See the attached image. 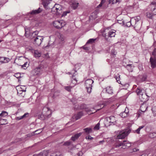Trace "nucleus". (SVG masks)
Segmentation results:
<instances>
[{
  "instance_id": "f257e3e1",
  "label": "nucleus",
  "mask_w": 156,
  "mask_h": 156,
  "mask_svg": "<svg viewBox=\"0 0 156 156\" xmlns=\"http://www.w3.org/2000/svg\"><path fill=\"white\" fill-rule=\"evenodd\" d=\"M131 146V143L128 141L123 140L121 141H119L117 142L115 144L114 147L117 148L122 146V147L121 148H122L123 149H126L130 147Z\"/></svg>"
},
{
  "instance_id": "f03ea898",
  "label": "nucleus",
  "mask_w": 156,
  "mask_h": 156,
  "mask_svg": "<svg viewBox=\"0 0 156 156\" xmlns=\"http://www.w3.org/2000/svg\"><path fill=\"white\" fill-rule=\"evenodd\" d=\"M140 17L139 16L132 18V27L134 29L138 30L140 28L141 23L140 21Z\"/></svg>"
},
{
  "instance_id": "7ed1b4c3",
  "label": "nucleus",
  "mask_w": 156,
  "mask_h": 156,
  "mask_svg": "<svg viewBox=\"0 0 156 156\" xmlns=\"http://www.w3.org/2000/svg\"><path fill=\"white\" fill-rule=\"evenodd\" d=\"M62 10L61 6L58 4H55L51 8V13L56 15H58L62 12Z\"/></svg>"
},
{
  "instance_id": "20e7f679",
  "label": "nucleus",
  "mask_w": 156,
  "mask_h": 156,
  "mask_svg": "<svg viewBox=\"0 0 156 156\" xmlns=\"http://www.w3.org/2000/svg\"><path fill=\"white\" fill-rule=\"evenodd\" d=\"M43 36H33V37L30 38L34 41V44L36 46H39L41 44L43 40Z\"/></svg>"
},
{
  "instance_id": "39448f33",
  "label": "nucleus",
  "mask_w": 156,
  "mask_h": 156,
  "mask_svg": "<svg viewBox=\"0 0 156 156\" xmlns=\"http://www.w3.org/2000/svg\"><path fill=\"white\" fill-rule=\"evenodd\" d=\"M132 131H133V130H131L130 129H125L120 133L117 136V138L119 139L124 138L126 136L128 135L129 133L132 132Z\"/></svg>"
},
{
  "instance_id": "423d86ee",
  "label": "nucleus",
  "mask_w": 156,
  "mask_h": 156,
  "mask_svg": "<svg viewBox=\"0 0 156 156\" xmlns=\"http://www.w3.org/2000/svg\"><path fill=\"white\" fill-rule=\"evenodd\" d=\"M94 83V81L90 79H88L85 81V85L87 93L90 94L91 92L92 84Z\"/></svg>"
},
{
  "instance_id": "0eeeda50",
  "label": "nucleus",
  "mask_w": 156,
  "mask_h": 156,
  "mask_svg": "<svg viewBox=\"0 0 156 156\" xmlns=\"http://www.w3.org/2000/svg\"><path fill=\"white\" fill-rule=\"evenodd\" d=\"M44 66L42 64L39 65L36 67L32 71L34 75H40L42 72Z\"/></svg>"
},
{
  "instance_id": "6e6552de",
  "label": "nucleus",
  "mask_w": 156,
  "mask_h": 156,
  "mask_svg": "<svg viewBox=\"0 0 156 156\" xmlns=\"http://www.w3.org/2000/svg\"><path fill=\"white\" fill-rule=\"evenodd\" d=\"M42 11V9L39 8L37 9L33 10L28 13L27 16H30L32 15H34L40 13Z\"/></svg>"
},
{
  "instance_id": "1a4fd4ad",
  "label": "nucleus",
  "mask_w": 156,
  "mask_h": 156,
  "mask_svg": "<svg viewBox=\"0 0 156 156\" xmlns=\"http://www.w3.org/2000/svg\"><path fill=\"white\" fill-rule=\"evenodd\" d=\"M54 26L57 29L61 28L64 26V25H62V23L61 21L55 20L53 22Z\"/></svg>"
},
{
  "instance_id": "9d476101",
  "label": "nucleus",
  "mask_w": 156,
  "mask_h": 156,
  "mask_svg": "<svg viewBox=\"0 0 156 156\" xmlns=\"http://www.w3.org/2000/svg\"><path fill=\"white\" fill-rule=\"evenodd\" d=\"M150 62L152 68L154 69L156 68V58H150Z\"/></svg>"
},
{
  "instance_id": "9b49d317",
  "label": "nucleus",
  "mask_w": 156,
  "mask_h": 156,
  "mask_svg": "<svg viewBox=\"0 0 156 156\" xmlns=\"http://www.w3.org/2000/svg\"><path fill=\"white\" fill-rule=\"evenodd\" d=\"M83 131L82 132V134L83 133L87 135H88L93 132L92 129L90 127L85 128L83 129Z\"/></svg>"
},
{
  "instance_id": "f8f14e48",
  "label": "nucleus",
  "mask_w": 156,
  "mask_h": 156,
  "mask_svg": "<svg viewBox=\"0 0 156 156\" xmlns=\"http://www.w3.org/2000/svg\"><path fill=\"white\" fill-rule=\"evenodd\" d=\"M10 61V59L7 57H0V62L1 64L6 63Z\"/></svg>"
},
{
  "instance_id": "ddd939ff",
  "label": "nucleus",
  "mask_w": 156,
  "mask_h": 156,
  "mask_svg": "<svg viewBox=\"0 0 156 156\" xmlns=\"http://www.w3.org/2000/svg\"><path fill=\"white\" fill-rule=\"evenodd\" d=\"M149 8H150V11H154L156 10V2H153L149 5Z\"/></svg>"
},
{
  "instance_id": "4468645a",
  "label": "nucleus",
  "mask_w": 156,
  "mask_h": 156,
  "mask_svg": "<svg viewBox=\"0 0 156 156\" xmlns=\"http://www.w3.org/2000/svg\"><path fill=\"white\" fill-rule=\"evenodd\" d=\"M124 61H123V66L125 67L129 71V72H132L133 71V68L134 66H132V64H127L126 66H125L124 64Z\"/></svg>"
},
{
  "instance_id": "2eb2a0df",
  "label": "nucleus",
  "mask_w": 156,
  "mask_h": 156,
  "mask_svg": "<svg viewBox=\"0 0 156 156\" xmlns=\"http://www.w3.org/2000/svg\"><path fill=\"white\" fill-rule=\"evenodd\" d=\"M153 47L154 48L152 53L151 54L150 58H156V43H154L153 44Z\"/></svg>"
},
{
  "instance_id": "dca6fc26",
  "label": "nucleus",
  "mask_w": 156,
  "mask_h": 156,
  "mask_svg": "<svg viewBox=\"0 0 156 156\" xmlns=\"http://www.w3.org/2000/svg\"><path fill=\"white\" fill-rule=\"evenodd\" d=\"M82 134V133L80 132L75 134L73 136H72L71 137V140L74 141L76 140Z\"/></svg>"
},
{
  "instance_id": "f3484780",
  "label": "nucleus",
  "mask_w": 156,
  "mask_h": 156,
  "mask_svg": "<svg viewBox=\"0 0 156 156\" xmlns=\"http://www.w3.org/2000/svg\"><path fill=\"white\" fill-rule=\"evenodd\" d=\"M42 4L44 8L46 9H48V5L49 4V0H42Z\"/></svg>"
},
{
  "instance_id": "a211bd4d",
  "label": "nucleus",
  "mask_w": 156,
  "mask_h": 156,
  "mask_svg": "<svg viewBox=\"0 0 156 156\" xmlns=\"http://www.w3.org/2000/svg\"><path fill=\"white\" fill-rule=\"evenodd\" d=\"M147 106L145 104H143L140 107V110L142 112H144L147 108Z\"/></svg>"
},
{
  "instance_id": "6ab92c4d",
  "label": "nucleus",
  "mask_w": 156,
  "mask_h": 156,
  "mask_svg": "<svg viewBox=\"0 0 156 156\" xmlns=\"http://www.w3.org/2000/svg\"><path fill=\"white\" fill-rule=\"evenodd\" d=\"M49 111V108L47 106H45L42 109V113L44 115L48 116V115L47 114V113Z\"/></svg>"
},
{
  "instance_id": "aec40b11",
  "label": "nucleus",
  "mask_w": 156,
  "mask_h": 156,
  "mask_svg": "<svg viewBox=\"0 0 156 156\" xmlns=\"http://www.w3.org/2000/svg\"><path fill=\"white\" fill-rule=\"evenodd\" d=\"M116 31L115 30H112L110 31L108 33L107 36L110 37H115L116 34L115 32Z\"/></svg>"
},
{
  "instance_id": "412c9836",
  "label": "nucleus",
  "mask_w": 156,
  "mask_h": 156,
  "mask_svg": "<svg viewBox=\"0 0 156 156\" xmlns=\"http://www.w3.org/2000/svg\"><path fill=\"white\" fill-rule=\"evenodd\" d=\"M83 115V113L82 112H80L74 116V117L76 120H77L80 119Z\"/></svg>"
},
{
  "instance_id": "4be33fe9",
  "label": "nucleus",
  "mask_w": 156,
  "mask_h": 156,
  "mask_svg": "<svg viewBox=\"0 0 156 156\" xmlns=\"http://www.w3.org/2000/svg\"><path fill=\"white\" fill-rule=\"evenodd\" d=\"M106 90L107 93L109 94H113V90L112 88L110 86H108L106 88Z\"/></svg>"
},
{
  "instance_id": "5701e85b",
  "label": "nucleus",
  "mask_w": 156,
  "mask_h": 156,
  "mask_svg": "<svg viewBox=\"0 0 156 156\" xmlns=\"http://www.w3.org/2000/svg\"><path fill=\"white\" fill-rule=\"evenodd\" d=\"M8 123L6 119H5L4 118L0 117V124L1 125H5Z\"/></svg>"
},
{
  "instance_id": "b1692460",
  "label": "nucleus",
  "mask_w": 156,
  "mask_h": 156,
  "mask_svg": "<svg viewBox=\"0 0 156 156\" xmlns=\"http://www.w3.org/2000/svg\"><path fill=\"white\" fill-rule=\"evenodd\" d=\"M136 92L138 95H141L143 96V93L142 92V89L140 87H138L136 90Z\"/></svg>"
},
{
  "instance_id": "393cba45",
  "label": "nucleus",
  "mask_w": 156,
  "mask_h": 156,
  "mask_svg": "<svg viewBox=\"0 0 156 156\" xmlns=\"http://www.w3.org/2000/svg\"><path fill=\"white\" fill-rule=\"evenodd\" d=\"M8 115V113L6 111H3L2 113L0 114V117L1 118H5L6 116H7Z\"/></svg>"
},
{
  "instance_id": "a878e982",
  "label": "nucleus",
  "mask_w": 156,
  "mask_h": 156,
  "mask_svg": "<svg viewBox=\"0 0 156 156\" xmlns=\"http://www.w3.org/2000/svg\"><path fill=\"white\" fill-rule=\"evenodd\" d=\"M41 132V129H39L38 130H37L34 132H33L32 133H31V135L30 136H34L35 134H38L40 133Z\"/></svg>"
},
{
  "instance_id": "bb28decb",
  "label": "nucleus",
  "mask_w": 156,
  "mask_h": 156,
  "mask_svg": "<svg viewBox=\"0 0 156 156\" xmlns=\"http://www.w3.org/2000/svg\"><path fill=\"white\" fill-rule=\"evenodd\" d=\"M28 115V113H25L23 116H22L20 117H16V119L17 120H21V119H23V118H24L26 117H27L26 115Z\"/></svg>"
},
{
  "instance_id": "cd10ccee",
  "label": "nucleus",
  "mask_w": 156,
  "mask_h": 156,
  "mask_svg": "<svg viewBox=\"0 0 156 156\" xmlns=\"http://www.w3.org/2000/svg\"><path fill=\"white\" fill-rule=\"evenodd\" d=\"M96 39H93V38H91L89 39L87 42L86 43V44H92L95 41H96Z\"/></svg>"
},
{
  "instance_id": "c85d7f7f",
  "label": "nucleus",
  "mask_w": 156,
  "mask_h": 156,
  "mask_svg": "<svg viewBox=\"0 0 156 156\" xmlns=\"http://www.w3.org/2000/svg\"><path fill=\"white\" fill-rule=\"evenodd\" d=\"M144 126H140L139 127V128L136 130H135V132H134V131L133 130V131H132V132H134V133L136 132L137 134H139L140 133V129H142L144 127Z\"/></svg>"
},
{
  "instance_id": "c756f323",
  "label": "nucleus",
  "mask_w": 156,
  "mask_h": 156,
  "mask_svg": "<svg viewBox=\"0 0 156 156\" xmlns=\"http://www.w3.org/2000/svg\"><path fill=\"white\" fill-rule=\"evenodd\" d=\"M34 55L36 57H39L41 56V53L37 50L35 51Z\"/></svg>"
},
{
  "instance_id": "7c9ffc66",
  "label": "nucleus",
  "mask_w": 156,
  "mask_h": 156,
  "mask_svg": "<svg viewBox=\"0 0 156 156\" xmlns=\"http://www.w3.org/2000/svg\"><path fill=\"white\" fill-rule=\"evenodd\" d=\"M79 108L80 110L85 109L87 108V105L84 103H82L79 106Z\"/></svg>"
},
{
  "instance_id": "2f4dec72",
  "label": "nucleus",
  "mask_w": 156,
  "mask_h": 156,
  "mask_svg": "<svg viewBox=\"0 0 156 156\" xmlns=\"http://www.w3.org/2000/svg\"><path fill=\"white\" fill-rule=\"evenodd\" d=\"M105 106V103H102V104H100L99 105H98V106H99L101 108L97 109L95 112H92L91 114H93V113L96 112L97 111H99V110H100L101 109V108H103Z\"/></svg>"
},
{
  "instance_id": "473e14b6",
  "label": "nucleus",
  "mask_w": 156,
  "mask_h": 156,
  "mask_svg": "<svg viewBox=\"0 0 156 156\" xmlns=\"http://www.w3.org/2000/svg\"><path fill=\"white\" fill-rule=\"evenodd\" d=\"M149 137L152 138L156 137V133L155 132L150 133L149 135Z\"/></svg>"
},
{
  "instance_id": "72a5a7b5",
  "label": "nucleus",
  "mask_w": 156,
  "mask_h": 156,
  "mask_svg": "<svg viewBox=\"0 0 156 156\" xmlns=\"http://www.w3.org/2000/svg\"><path fill=\"white\" fill-rule=\"evenodd\" d=\"M29 32L28 31H27L26 29L25 30V36L27 37H31V33H29Z\"/></svg>"
},
{
  "instance_id": "f704fd0d",
  "label": "nucleus",
  "mask_w": 156,
  "mask_h": 156,
  "mask_svg": "<svg viewBox=\"0 0 156 156\" xmlns=\"http://www.w3.org/2000/svg\"><path fill=\"white\" fill-rule=\"evenodd\" d=\"M79 3H73L72 4V7L73 8V9H75L77 8L78 6Z\"/></svg>"
},
{
  "instance_id": "c9c22d12",
  "label": "nucleus",
  "mask_w": 156,
  "mask_h": 156,
  "mask_svg": "<svg viewBox=\"0 0 156 156\" xmlns=\"http://www.w3.org/2000/svg\"><path fill=\"white\" fill-rule=\"evenodd\" d=\"M29 66V64L27 63V62H25L24 64L22 65V68H23L24 69H26Z\"/></svg>"
},
{
  "instance_id": "e433bc0d",
  "label": "nucleus",
  "mask_w": 156,
  "mask_h": 156,
  "mask_svg": "<svg viewBox=\"0 0 156 156\" xmlns=\"http://www.w3.org/2000/svg\"><path fill=\"white\" fill-rule=\"evenodd\" d=\"M39 32L38 31H35L33 32V33H31V36L30 37H33V36H37V34H38Z\"/></svg>"
},
{
  "instance_id": "4c0bfd02",
  "label": "nucleus",
  "mask_w": 156,
  "mask_h": 156,
  "mask_svg": "<svg viewBox=\"0 0 156 156\" xmlns=\"http://www.w3.org/2000/svg\"><path fill=\"white\" fill-rule=\"evenodd\" d=\"M114 119V117L113 116H111L108 118V119H107V121H108L110 123H112L113 124V125H114V122H111V120L112 119Z\"/></svg>"
},
{
  "instance_id": "58836bf2",
  "label": "nucleus",
  "mask_w": 156,
  "mask_h": 156,
  "mask_svg": "<svg viewBox=\"0 0 156 156\" xmlns=\"http://www.w3.org/2000/svg\"><path fill=\"white\" fill-rule=\"evenodd\" d=\"M127 113L128 112H125V111H124L122 112L121 113L120 115L122 117L125 118L127 116Z\"/></svg>"
},
{
  "instance_id": "ea45409f",
  "label": "nucleus",
  "mask_w": 156,
  "mask_h": 156,
  "mask_svg": "<svg viewBox=\"0 0 156 156\" xmlns=\"http://www.w3.org/2000/svg\"><path fill=\"white\" fill-rule=\"evenodd\" d=\"M147 16L149 19H151L153 16V14H152V13L150 12H147Z\"/></svg>"
},
{
  "instance_id": "a19ab883",
  "label": "nucleus",
  "mask_w": 156,
  "mask_h": 156,
  "mask_svg": "<svg viewBox=\"0 0 156 156\" xmlns=\"http://www.w3.org/2000/svg\"><path fill=\"white\" fill-rule=\"evenodd\" d=\"M126 26L128 27H129L131 26H132V19H131L130 21L127 22Z\"/></svg>"
},
{
  "instance_id": "79ce46f5",
  "label": "nucleus",
  "mask_w": 156,
  "mask_h": 156,
  "mask_svg": "<svg viewBox=\"0 0 156 156\" xmlns=\"http://www.w3.org/2000/svg\"><path fill=\"white\" fill-rule=\"evenodd\" d=\"M73 70V71H74V73L73 74V75H72V77H73V79L74 80H76V81H77V80H76V79L75 78H73V77L75 76L76 75H77L78 74V73H77V71L76 70H75V69H74Z\"/></svg>"
},
{
  "instance_id": "37998d69",
  "label": "nucleus",
  "mask_w": 156,
  "mask_h": 156,
  "mask_svg": "<svg viewBox=\"0 0 156 156\" xmlns=\"http://www.w3.org/2000/svg\"><path fill=\"white\" fill-rule=\"evenodd\" d=\"M100 125L99 122L94 127V129L95 130H98L100 129Z\"/></svg>"
},
{
  "instance_id": "c03bdc74",
  "label": "nucleus",
  "mask_w": 156,
  "mask_h": 156,
  "mask_svg": "<svg viewBox=\"0 0 156 156\" xmlns=\"http://www.w3.org/2000/svg\"><path fill=\"white\" fill-rule=\"evenodd\" d=\"M85 109V111L86 112H87L88 113H90V114H91V112L90 113V112H92L93 111L91 109H90L88 108H86Z\"/></svg>"
},
{
  "instance_id": "a18cd8bd",
  "label": "nucleus",
  "mask_w": 156,
  "mask_h": 156,
  "mask_svg": "<svg viewBox=\"0 0 156 156\" xmlns=\"http://www.w3.org/2000/svg\"><path fill=\"white\" fill-rule=\"evenodd\" d=\"M71 88L72 87L70 86H68L65 87V89L69 92L71 91Z\"/></svg>"
},
{
  "instance_id": "49530a36",
  "label": "nucleus",
  "mask_w": 156,
  "mask_h": 156,
  "mask_svg": "<svg viewBox=\"0 0 156 156\" xmlns=\"http://www.w3.org/2000/svg\"><path fill=\"white\" fill-rule=\"evenodd\" d=\"M71 144V142L69 141H66V142H65L64 143L63 145H64L65 146H69Z\"/></svg>"
},
{
  "instance_id": "de8ad7c7",
  "label": "nucleus",
  "mask_w": 156,
  "mask_h": 156,
  "mask_svg": "<svg viewBox=\"0 0 156 156\" xmlns=\"http://www.w3.org/2000/svg\"><path fill=\"white\" fill-rule=\"evenodd\" d=\"M70 12V11H68L64 12L62 15V16H65L67 15V13H69Z\"/></svg>"
},
{
  "instance_id": "09e8293b",
  "label": "nucleus",
  "mask_w": 156,
  "mask_h": 156,
  "mask_svg": "<svg viewBox=\"0 0 156 156\" xmlns=\"http://www.w3.org/2000/svg\"><path fill=\"white\" fill-rule=\"evenodd\" d=\"M146 79H147V77H146V76L144 75L142 76V77L141 78L140 80H141V81L143 82V81H145Z\"/></svg>"
},
{
  "instance_id": "8fccbe9b",
  "label": "nucleus",
  "mask_w": 156,
  "mask_h": 156,
  "mask_svg": "<svg viewBox=\"0 0 156 156\" xmlns=\"http://www.w3.org/2000/svg\"><path fill=\"white\" fill-rule=\"evenodd\" d=\"M117 52L115 51L114 49H113L111 50V54L113 55H115L116 54Z\"/></svg>"
},
{
  "instance_id": "3c124183",
  "label": "nucleus",
  "mask_w": 156,
  "mask_h": 156,
  "mask_svg": "<svg viewBox=\"0 0 156 156\" xmlns=\"http://www.w3.org/2000/svg\"><path fill=\"white\" fill-rule=\"evenodd\" d=\"M120 0H112V4H114L117 3V2H120Z\"/></svg>"
},
{
  "instance_id": "603ef678",
  "label": "nucleus",
  "mask_w": 156,
  "mask_h": 156,
  "mask_svg": "<svg viewBox=\"0 0 156 156\" xmlns=\"http://www.w3.org/2000/svg\"><path fill=\"white\" fill-rule=\"evenodd\" d=\"M49 47V42L48 43L47 45L45 46H44L43 48L44 50L47 51V49Z\"/></svg>"
},
{
  "instance_id": "864d4df0",
  "label": "nucleus",
  "mask_w": 156,
  "mask_h": 156,
  "mask_svg": "<svg viewBox=\"0 0 156 156\" xmlns=\"http://www.w3.org/2000/svg\"><path fill=\"white\" fill-rule=\"evenodd\" d=\"M23 87L25 88V86H22V87H20V88H21V90H19V92L21 91L22 92H25L26 91V88H25V89H23Z\"/></svg>"
},
{
  "instance_id": "5fc2aeb1",
  "label": "nucleus",
  "mask_w": 156,
  "mask_h": 156,
  "mask_svg": "<svg viewBox=\"0 0 156 156\" xmlns=\"http://www.w3.org/2000/svg\"><path fill=\"white\" fill-rule=\"evenodd\" d=\"M93 138V137L90 136H87L86 137V139H88V140H91Z\"/></svg>"
},
{
  "instance_id": "6e6d98bb",
  "label": "nucleus",
  "mask_w": 156,
  "mask_h": 156,
  "mask_svg": "<svg viewBox=\"0 0 156 156\" xmlns=\"http://www.w3.org/2000/svg\"><path fill=\"white\" fill-rule=\"evenodd\" d=\"M83 154L81 151H79L77 153V155L78 156H82Z\"/></svg>"
},
{
  "instance_id": "4d7b16f0",
  "label": "nucleus",
  "mask_w": 156,
  "mask_h": 156,
  "mask_svg": "<svg viewBox=\"0 0 156 156\" xmlns=\"http://www.w3.org/2000/svg\"><path fill=\"white\" fill-rule=\"evenodd\" d=\"M59 38L61 41H63L64 40V38L63 37V36L62 35H60Z\"/></svg>"
},
{
  "instance_id": "13d9d810",
  "label": "nucleus",
  "mask_w": 156,
  "mask_h": 156,
  "mask_svg": "<svg viewBox=\"0 0 156 156\" xmlns=\"http://www.w3.org/2000/svg\"><path fill=\"white\" fill-rule=\"evenodd\" d=\"M59 92H55L53 95V96L54 97H56V96H58L59 95Z\"/></svg>"
},
{
  "instance_id": "bf43d9fd",
  "label": "nucleus",
  "mask_w": 156,
  "mask_h": 156,
  "mask_svg": "<svg viewBox=\"0 0 156 156\" xmlns=\"http://www.w3.org/2000/svg\"><path fill=\"white\" fill-rule=\"evenodd\" d=\"M82 48L85 50L86 51H88L89 50V48L87 47H85V46H83Z\"/></svg>"
},
{
  "instance_id": "052dcab7",
  "label": "nucleus",
  "mask_w": 156,
  "mask_h": 156,
  "mask_svg": "<svg viewBox=\"0 0 156 156\" xmlns=\"http://www.w3.org/2000/svg\"><path fill=\"white\" fill-rule=\"evenodd\" d=\"M48 151H46L45 152H44V153L43 154V156H46L48 155Z\"/></svg>"
},
{
  "instance_id": "680f3d73",
  "label": "nucleus",
  "mask_w": 156,
  "mask_h": 156,
  "mask_svg": "<svg viewBox=\"0 0 156 156\" xmlns=\"http://www.w3.org/2000/svg\"><path fill=\"white\" fill-rule=\"evenodd\" d=\"M139 150V149H137V148H134L133 149V152H136V151H138Z\"/></svg>"
},
{
  "instance_id": "e2e57ef3",
  "label": "nucleus",
  "mask_w": 156,
  "mask_h": 156,
  "mask_svg": "<svg viewBox=\"0 0 156 156\" xmlns=\"http://www.w3.org/2000/svg\"><path fill=\"white\" fill-rule=\"evenodd\" d=\"M105 1L106 0H101L100 3L103 4L105 2Z\"/></svg>"
},
{
  "instance_id": "0e129e2a",
  "label": "nucleus",
  "mask_w": 156,
  "mask_h": 156,
  "mask_svg": "<svg viewBox=\"0 0 156 156\" xmlns=\"http://www.w3.org/2000/svg\"><path fill=\"white\" fill-rule=\"evenodd\" d=\"M140 156H147V155L146 153H144L141 155H140Z\"/></svg>"
},
{
  "instance_id": "69168bd1",
  "label": "nucleus",
  "mask_w": 156,
  "mask_h": 156,
  "mask_svg": "<svg viewBox=\"0 0 156 156\" xmlns=\"http://www.w3.org/2000/svg\"><path fill=\"white\" fill-rule=\"evenodd\" d=\"M119 77H115V78L117 81L119 83V82H118V81H119Z\"/></svg>"
},
{
  "instance_id": "338daca9",
  "label": "nucleus",
  "mask_w": 156,
  "mask_h": 156,
  "mask_svg": "<svg viewBox=\"0 0 156 156\" xmlns=\"http://www.w3.org/2000/svg\"><path fill=\"white\" fill-rule=\"evenodd\" d=\"M102 4H101V3H100V4L97 6V8H99L101 7V6H102Z\"/></svg>"
},
{
  "instance_id": "774afa93",
  "label": "nucleus",
  "mask_w": 156,
  "mask_h": 156,
  "mask_svg": "<svg viewBox=\"0 0 156 156\" xmlns=\"http://www.w3.org/2000/svg\"><path fill=\"white\" fill-rule=\"evenodd\" d=\"M103 37H106V36H107V35H106V34H103Z\"/></svg>"
}]
</instances>
